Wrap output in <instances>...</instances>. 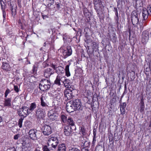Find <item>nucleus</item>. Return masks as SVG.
Returning a JSON list of instances; mask_svg holds the SVG:
<instances>
[{"instance_id":"nucleus-16","label":"nucleus","mask_w":151,"mask_h":151,"mask_svg":"<svg viewBox=\"0 0 151 151\" xmlns=\"http://www.w3.org/2000/svg\"><path fill=\"white\" fill-rule=\"evenodd\" d=\"M20 110H22V111L26 115L24 116L25 117L31 113L29 108L26 106H22L21 108H20Z\"/></svg>"},{"instance_id":"nucleus-30","label":"nucleus","mask_w":151,"mask_h":151,"mask_svg":"<svg viewBox=\"0 0 151 151\" xmlns=\"http://www.w3.org/2000/svg\"><path fill=\"white\" fill-rule=\"evenodd\" d=\"M87 52L89 56V57H93V56H97L98 55V53H97L95 51H93L92 52H90V51H88V50H87Z\"/></svg>"},{"instance_id":"nucleus-56","label":"nucleus","mask_w":151,"mask_h":151,"mask_svg":"<svg viewBox=\"0 0 151 151\" xmlns=\"http://www.w3.org/2000/svg\"><path fill=\"white\" fill-rule=\"evenodd\" d=\"M76 123L78 125H81L82 123V120L80 119H78L77 120Z\"/></svg>"},{"instance_id":"nucleus-44","label":"nucleus","mask_w":151,"mask_h":151,"mask_svg":"<svg viewBox=\"0 0 151 151\" xmlns=\"http://www.w3.org/2000/svg\"><path fill=\"white\" fill-rule=\"evenodd\" d=\"M75 89L73 88V86H71L70 87L68 86V87L66 89V90H68L69 92H71L72 93H73V91L75 90Z\"/></svg>"},{"instance_id":"nucleus-35","label":"nucleus","mask_w":151,"mask_h":151,"mask_svg":"<svg viewBox=\"0 0 151 151\" xmlns=\"http://www.w3.org/2000/svg\"><path fill=\"white\" fill-rule=\"evenodd\" d=\"M46 3L48 7H50L54 3V0H46Z\"/></svg>"},{"instance_id":"nucleus-46","label":"nucleus","mask_w":151,"mask_h":151,"mask_svg":"<svg viewBox=\"0 0 151 151\" xmlns=\"http://www.w3.org/2000/svg\"><path fill=\"white\" fill-rule=\"evenodd\" d=\"M22 110H18L17 111L18 114L19 116H20L21 117H23V118L25 117V116L23 114H22Z\"/></svg>"},{"instance_id":"nucleus-41","label":"nucleus","mask_w":151,"mask_h":151,"mask_svg":"<svg viewBox=\"0 0 151 151\" xmlns=\"http://www.w3.org/2000/svg\"><path fill=\"white\" fill-rule=\"evenodd\" d=\"M17 9V8H13V9H10L11 11L12 14V16H13L14 17L15 16L16 14L17 13V11H16Z\"/></svg>"},{"instance_id":"nucleus-55","label":"nucleus","mask_w":151,"mask_h":151,"mask_svg":"<svg viewBox=\"0 0 151 151\" xmlns=\"http://www.w3.org/2000/svg\"><path fill=\"white\" fill-rule=\"evenodd\" d=\"M140 97V101L139 103H144V96L143 95L142 96H139V97Z\"/></svg>"},{"instance_id":"nucleus-10","label":"nucleus","mask_w":151,"mask_h":151,"mask_svg":"<svg viewBox=\"0 0 151 151\" xmlns=\"http://www.w3.org/2000/svg\"><path fill=\"white\" fill-rule=\"evenodd\" d=\"M6 2L5 0H1V6L3 12V22H5L6 13L5 9Z\"/></svg>"},{"instance_id":"nucleus-32","label":"nucleus","mask_w":151,"mask_h":151,"mask_svg":"<svg viewBox=\"0 0 151 151\" xmlns=\"http://www.w3.org/2000/svg\"><path fill=\"white\" fill-rule=\"evenodd\" d=\"M80 132H81L83 136H84L86 134V129L84 126H80L79 127Z\"/></svg>"},{"instance_id":"nucleus-2","label":"nucleus","mask_w":151,"mask_h":151,"mask_svg":"<svg viewBox=\"0 0 151 151\" xmlns=\"http://www.w3.org/2000/svg\"><path fill=\"white\" fill-rule=\"evenodd\" d=\"M141 10V9H140ZM141 11L137 10L136 9V10L133 11L131 14V21L132 24L134 27L137 26L139 24V19L140 16Z\"/></svg>"},{"instance_id":"nucleus-45","label":"nucleus","mask_w":151,"mask_h":151,"mask_svg":"<svg viewBox=\"0 0 151 151\" xmlns=\"http://www.w3.org/2000/svg\"><path fill=\"white\" fill-rule=\"evenodd\" d=\"M119 17H117V16H115V17H114V19L115 20V22H116V24L117 25V27H118V29H119L118 26H119Z\"/></svg>"},{"instance_id":"nucleus-4","label":"nucleus","mask_w":151,"mask_h":151,"mask_svg":"<svg viewBox=\"0 0 151 151\" xmlns=\"http://www.w3.org/2000/svg\"><path fill=\"white\" fill-rule=\"evenodd\" d=\"M44 81L47 82V84L43 83L39 84V88L42 91H47L50 89V83L48 80L46 79H42L40 82L44 83Z\"/></svg>"},{"instance_id":"nucleus-9","label":"nucleus","mask_w":151,"mask_h":151,"mask_svg":"<svg viewBox=\"0 0 151 151\" xmlns=\"http://www.w3.org/2000/svg\"><path fill=\"white\" fill-rule=\"evenodd\" d=\"M48 116L52 121L57 120L58 119V114L56 112L52 110L49 111L47 113Z\"/></svg>"},{"instance_id":"nucleus-28","label":"nucleus","mask_w":151,"mask_h":151,"mask_svg":"<svg viewBox=\"0 0 151 151\" xmlns=\"http://www.w3.org/2000/svg\"><path fill=\"white\" fill-rule=\"evenodd\" d=\"M62 78H60V76L59 75H58L57 76L56 79L54 83L55 84L58 86L60 85V81H61V79Z\"/></svg>"},{"instance_id":"nucleus-49","label":"nucleus","mask_w":151,"mask_h":151,"mask_svg":"<svg viewBox=\"0 0 151 151\" xmlns=\"http://www.w3.org/2000/svg\"><path fill=\"white\" fill-rule=\"evenodd\" d=\"M146 90L147 92H150V91H151V85L150 84H147Z\"/></svg>"},{"instance_id":"nucleus-15","label":"nucleus","mask_w":151,"mask_h":151,"mask_svg":"<svg viewBox=\"0 0 151 151\" xmlns=\"http://www.w3.org/2000/svg\"><path fill=\"white\" fill-rule=\"evenodd\" d=\"M6 60L5 59H2V65L1 66V68L4 70L6 71L10 70L11 68L9 64L6 63L5 62V61Z\"/></svg>"},{"instance_id":"nucleus-61","label":"nucleus","mask_w":151,"mask_h":151,"mask_svg":"<svg viewBox=\"0 0 151 151\" xmlns=\"http://www.w3.org/2000/svg\"><path fill=\"white\" fill-rule=\"evenodd\" d=\"M65 80L63 81V83L64 84H68L69 83V80H67V79H65V78L64 79Z\"/></svg>"},{"instance_id":"nucleus-59","label":"nucleus","mask_w":151,"mask_h":151,"mask_svg":"<svg viewBox=\"0 0 151 151\" xmlns=\"http://www.w3.org/2000/svg\"><path fill=\"white\" fill-rule=\"evenodd\" d=\"M41 15H48V12L46 11L45 10L44 11H43L41 13Z\"/></svg>"},{"instance_id":"nucleus-54","label":"nucleus","mask_w":151,"mask_h":151,"mask_svg":"<svg viewBox=\"0 0 151 151\" xmlns=\"http://www.w3.org/2000/svg\"><path fill=\"white\" fill-rule=\"evenodd\" d=\"M93 4L102 3L101 0H93Z\"/></svg>"},{"instance_id":"nucleus-52","label":"nucleus","mask_w":151,"mask_h":151,"mask_svg":"<svg viewBox=\"0 0 151 151\" xmlns=\"http://www.w3.org/2000/svg\"><path fill=\"white\" fill-rule=\"evenodd\" d=\"M146 10L148 12L149 16H151V5H149L147 8Z\"/></svg>"},{"instance_id":"nucleus-3","label":"nucleus","mask_w":151,"mask_h":151,"mask_svg":"<svg viewBox=\"0 0 151 151\" xmlns=\"http://www.w3.org/2000/svg\"><path fill=\"white\" fill-rule=\"evenodd\" d=\"M41 133L40 132L37 130L35 129H31L29 132L30 138L32 140L37 139L41 136Z\"/></svg>"},{"instance_id":"nucleus-18","label":"nucleus","mask_w":151,"mask_h":151,"mask_svg":"<svg viewBox=\"0 0 151 151\" xmlns=\"http://www.w3.org/2000/svg\"><path fill=\"white\" fill-rule=\"evenodd\" d=\"M12 99L10 98H5L4 99V106H6L10 107L12 106L11 105Z\"/></svg>"},{"instance_id":"nucleus-53","label":"nucleus","mask_w":151,"mask_h":151,"mask_svg":"<svg viewBox=\"0 0 151 151\" xmlns=\"http://www.w3.org/2000/svg\"><path fill=\"white\" fill-rule=\"evenodd\" d=\"M90 31V29L88 27H86L84 29V32L85 34H88V33Z\"/></svg>"},{"instance_id":"nucleus-31","label":"nucleus","mask_w":151,"mask_h":151,"mask_svg":"<svg viewBox=\"0 0 151 151\" xmlns=\"http://www.w3.org/2000/svg\"><path fill=\"white\" fill-rule=\"evenodd\" d=\"M139 107H140V111L141 114H143L144 112L145 104L144 103H139Z\"/></svg>"},{"instance_id":"nucleus-37","label":"nucleus","mask_w":151,"mask_h":151,"mask_svg":"<svg viewBox=\"0 0 151 151\" xmlns=\"http://www.w3.org/2000/svg\"><path fill=\"white\" fill-rule=\"evenodd\" d=\"M60 119L61 121L64 123H66V122L67 121V116L64 114L61 115Z\"/></svg>"},{"instance_id":"nucleus-29","label":"nucleus","mask_w":151,"mask_h":151,"mask_svg":"<svg viewBox=\"0 0 151 151\" xmlns=\"http://www.w3.org/2000/svg\"><path fill=\"white\" fill-rule=\"evenodd\" d=\"M69 65H67L65 66V75L67 77H69L70 76V73L69 70V67L70 65V64L69 63Z\"/></svg>"},{"instance_id":"nucleus-1","label":"nucleus","mask_w":151,"mask_h":151,"mask_svg":"<svg viewBox=\"0 0 151 151\" xmlns=\"http://www.w3.org/2000/svg\"><path fill=\"white\" fill-rule=\"evenodd\" d=\"M83 106L82 104L81 100L80 99H75L71 101L69 103H67L66 105V109L67 111L70 112L73 110H82Z\"/></svg>"},{"instance_id":"nucleus-19","label":"nucleus","mask_w":151,"mask_h":151,"mask_svg":"<svg viewBox=\"0 0 151 151\" xmlns=\"http://www.w3.org/2000/svg\"><path fill=\"white\" fill-rule=\"evenodd\" d=\"M68 90H65L64 91V96L68 100H70L73 98V93L70 92Z\"/></svg>"},{"instance_id":"nucleus-48","label":"nucleus","mask_w":151,"mask_h":151,"mask_svg":"<svg viewBox=\"0 0 151 151\" xmlns=\"http://www.w3.org/2000/svg\"><path fill=\"white\" fill-rule=\"evenodd\" d=\"M82 32V30L80 28L78 29L77 31V35L79 36V37H81V36Z\"/></svg>"},{"instance_id":"nucleus-7","label":"nucleus","mask_w":151,"mask_h":151,"mask_svg":"<svg viewBox=\"0 0 151 151\" xmlns=\"http://www.w3.org/2000/svg\"><path fill=\"white\" fill-rule=\"evenodd\" d=\"M62 52V56L64 58L70 56L71 55L72 52L71 47L70 46H67L66 47L63 49Z\"/></svg>"},{"instance_id":"nucleus-14","label":"nucleus","mask_w":151,"mask_h":151,"mask_svg":"<svg viewBox=\"0 0 151 151\" xmlns=\"http://www.w3.org/2000/svg\"><path fill=\"white\" fill-rule=\"evenodd\" d=\"M94 7L96 10L97 14H99L102 12V8L103 6L102 3L94 4Z\"/></svg>"},{"instance_id":"nucleus-6","label":"nucleus","mask_w":151,"mask_h":151,"mask_svg":"<svg viewBox=\"0 0 151 151\" xmlns=\"http://www.w3.org/2000/svg\"><path fill=\"white\" fill-rule=\"evenodd\" d=\"M35 113L37 119H43L45 116V111L40 107H37Z\"/></svg>"},{"instance_id":"nucleus-62","label":"nucleus","mask_w":151,"mask_h":151,"mask_svg":"<svg viewBox=\"0 0 151 151\" xmlns=\"http://www.w3.org/2000/svg\"><path fill=\"white\" fill-rule=\"evenodd\" d=\"M109 142H112V144H113L114 143V141H113V137H109Z\"/></svg>"},{"instance_id":"nucleus-12","label":"nucleus","mask_w":151,"mask_h":151,"mask_svg":"<svg viewBox=\"0 0 151 151\" xmlns=\"http://www.w3.org/2000/svg\"><path fill=\"white\" fill-rule=\"evenodd\" d=\"M53 73V69L50 68H47L44 71V76L47 78H49Z\"/></svg>"},{"instance_id":"nucleus-25","label":"nucleus","mask_w":151,"mask_h":151,"mask_svg":"<svg viewBox=\"0 0 151 151\" xmlns=\"http://www.w3.org/2000/svg\"><path fill=\"white\" fill-rule=\"evenodd\" d=\"M37 107V105L35 102L31 103L29 107V110L30 111L31 113Z\"/></svg>"},{"instance_id":"nucleus-63","label":"nucleus","mask_w":151,"mask_h":151,"mask_svg":"<svg viewBox=\"0 0 151 151\" xmlns=\"http://www.w3.org/2000/svg\"><path fill=\"white\" fill-rule=\"evenodd\" d=\"M102 15V12L101 14H97L98 17H99V19H103V16H101Z\"/></svg>"},{"instance_id":"nucleus-57","label":"nucleus","mask_w":151,"mask_h":151,"mask_svg":"<svg viewBox=\"0 0 151 151\" xmlns=\"http://www.w3.org/2000/svg\"><path fill=\"white\" fill-rule=\"evenodd\" d=\"M14 90L17 92L18 93L19 91V90L18 86H17L14 85Z\"/></svg>"},{"instance_id":"nucleus-42","label":"nucleus","mask_w":151,"mask_h":151,"mask_svg":"<svg viewBox=\"0 0 151 151\" xmlns=\"http://www.w3.org/2000/svg\"><path fill=\"white\" fill-rule=\"evenodd\" d=\"M60 2H57L55 3V5L56 6V8L58 9H59L60 8V6H63L61 3V1H59Z\"/></svg>"},{"instance_id":"nucleus-21","label":"nucleus","mask_w":151,"mask_h":151,"mask_svg":"<svg viewBox=\"0 0 151 151\" xmlns=\"http://www.w3.org/2000/svg\"><path fill=\"white\" fill-rule=\"evenodd\" d=\"M84 14L87 19H90V18L91 16V14L90 12H88V10L86 8H84L83 10Z\"/></svg>"},{"instance_id":"nucleus-50","label":"nucleus","mask_w":151,"mask_h":151,"mask_svg":"<svg viewBox=\"0 0 151 151\" xmlns=\"http://www.w3.org/2000/svg\"><path fill=\"white\" fill-rule=\"evenodd\" d=\"M10 92H11L10 90L9 89H7L6 90V91L5 92V93H4V94H5L4 97H5V98H6L7 97V96L8 95Z\"/></svg>"},{"instance_id":"nucleus-34","label":"nucleus","mask_w":151,"mask_h":151,"mask_svg":"<svg viewBox=\"0 0 151 151\" xmlns=\"http://www.w3.org/2000/svg\"><path fill=\"white\" fill-rule=\"evenodd\" d=\"M9 4V6L10 9L13 8H17V4L15 2H10Z\"/></svg>"},{"instance_id":"nucleus-8","label":"nucleus","mask_w":151,"mask_h":151,"mask_svg":"<svg viewBox=\"0 0 151 151\" xmlns=\"http://www.w3.org/2000/svg\"><path fill=\"white\" fill-rule=\"evenodd\" d=\"M87 43H91V45L92 47V50L94 51H95L97 53H99V44L98 42H96L94 41H93L92 40L88 39L87 40Z\"/></svg>"},{"instance_id":"nucleus-24","label":"nucleus","mask_w":151,"mask_h":151,"mask_svg":"<svg viewBox=\"0 0 151 151\" xmlns=\"http://www.w3.org/2000/svg\"><path fill=\"white\" fill-rule=\"evenodd\" d=\"M66 146L65 144L62 143L59 145L58 149V151H66Z\"/></svg>"},{"instance_id":"nucleus-51","label":"nucleus","mask_w":151,"mask_h":151,"mask_svg":"<svg viewBox=\"0 0 151 151\" xmlns=\"http://www.w3.org/2000/svg\"><path fill=\"white\" fill-rule=\"evenodd\" d=\"M43 151H50V148L47 147V145L43 146Z\"/></svg>"},{"instance_id":"nucleus-38","label":"nucleus","mask_w":151,"mask_h":151,"mask_svg":"<svg viewBox=\"0 0 151 151\" xmlns=\"http://www.w3.org/2000/svg\"><path fill=\"white\" fill-rule=\"evenodd\" d=\"M136 6H138L140 7H141L143 5L142 1L140 0H136Z\"/></svg>"},{"instance_id":"nucleus-58","label":"nucleus","mask_w":151,"mask_h":151,"mask_svg":"<svg viewBox=\"0 0 151 151\" xmlns=\"http://www.w3.org/2000/svg\"><path fill=\"white\" fill-rule=\"evenodd\" d=\"M96 128H94L93 129V136L95 137H96Z\"/></svg>"},{"instance_id":"nucleus-11","label":"nucleus","mask_w":151,"mask_h":151,"mask_svg":"<svg viewBox=\"0 0 151 151\" xmlns=\"http://www.w3.org/2000/svg\"><path fill=\"white\" fill-rule=\"evenodd\" d=\"M149 39V32L147 30H145L142 33V41L143 42H147Z\"/></svg>"},{"instance_id":"nucleus-17","label":"nucleus","mask_w":151,"mask_h":151,"mask_svg":"<svg viewBox=\"0 0 151 151\" xmlns=\"http://www.w3.org/2000/svg\"><path fill=\"white\" fill-rule=\"evenodd\" d=\"M142 20H146L148 18L149 14L148 12L146 10V9L143 8L142 11Z\"/></svg>"},{"instance_id":"nucleus-22","label":"nucleus","mask_w":151,"mask_h":151,"mask_svg":"<svg viewBox=\"0 0 151 151\" xmlns=\"http://www.w3.org/2000/svg\"><path fill=\"white\" fill-rule=\"evenodd\" d=\"M82 145L85 147H89L90 145V142L88 139H84L82 140Z\"/></svg>"},{"instance_id":"nucleus-33","label":"nucleus","mask_w":151,"mask_h":151,"mask_svg":"<svg viewBox=\"0 0 151 151\" xmlns=\"http://www.w3.org/2000/svg\"><path fill=\"white\" fill-rule=\"evenodd\" d=\"M40 103L41 105L43 107H48V105L46 104V103L44 101V99H45V98L44 97L42 96L40 98Z\"/></svg>"},{"instance_id":"nucleus-39","label":"nucleus","mask_w":151,"mask_h":151,"mask_svg":"<svg viewBox=\"0 0 151 151\" xmlns=\"http://www.w3.org/2000/svg\"><path fill=\"white\" fill-rule=\"evenodd\" d=\"M112 37L111 39V41L113 43L116 42L117 38L115 33H113L112 34Z\"/></svg>"},{"instance_id":"nucleus-60","label":"nucleus","mask_w":151,"mask_h":151,"mask_svg":"<svg viewBox=\"0 0 151 151\" xmlns=\"http://www.w3.org/2000/svg\"><path fill=\"white\" fill-rule=\"evenodd\" d=\"M71 130H72V132H73V131H76V126L75 125V124H74V125L71 126Z\"/></svg>"},{"instance_id":"nucleus-27","label":"nucleus","mask_w":151,"mask_h":151,"mask_svg":"<svg viewBox=\"0 0 151 151\" xmlns=\"http://www.w3.org/2000/svg\"><path fill=\"white\" fill-rule=\"evenodd\" d=\"M112 97L110 100V103L112 104H114L116 101V93H113L112 95Z\"/></svg>"},{"instance_id":"nucleus-64","label":"nucleus","mask_w":151,"mask_h":151,"mask_svg":"<svg viewBox=\"0 0 151 151\" xmlns=\"http://www.w3.org/2000/svg\"><path fill=\"white\" fill-rule=\"evenodd\" d=\"M19 137V135L18 134H16L14 135V139L15 140L17 139L18 137Z\"/></svg>"},{"instance_id":"nucleus-20","label":"nucleus","mask_w":151,"mask_h":151,"mask_svg":"<svg viewBox=\"0 0 151 151\" xmlns=\"http://www.w3.org/2000/svg\"><path fill=\"white\" fill-rule=\"evenodd\" d=\"M55 70L56 73L58 75L64 73L65 72V69L64 68L61 66L56 67Z\"/></svg>"},{"instance_id":"nucleus-40","label":"nucleus","mask_w":151,"mask_h":151,"mask_svg":"<svg viewBox=\"0 0 151 151\" xmlns=\"http://www.w3.org/2000/svg\"><path fill=\"white\" fill-rule=\"evenodd\" d=\"M24 118L21 117L18 121V125L20 128H21L22 127V123Z\"/></svg>"},{"instance_id":"nucleus-36","label":"nucleus","mask_w":151,"mask_h":151,"mask_svg":"<svg viewBox=\"0 0 151 151\" xmlns=\"http://www.w3.org/2000/svg\"><path fill=\"white\" fill-rule=\"evenodd\" d=\"M68 151H81V150L79 147H77L74 146L70 147Z\"/></svg>"},{"instance_id":"nucleus-26","label":"nucleus","mask_w":151,"mask_h":151,"mask_svg":"<svg viewBox=\"0 0 151 151\" xmlns=\"http://www.w3.org/2000/svg\"><path fill=\"white\" fill-rule=\"evenodd\" d=\"M67 123L70 126L74 125L75 124L73 118L70 117H68L67 119Z\"/></svg>"},{"instance_id":"nucleus-5","label":"nucleus","mask_w":151,"mask_h":151,"mask_svg":"<svg viewBox=\"0 0 151 151\" xmlns=\"http://www.w3.org/2000/svg\"><path fill=\"white\" fill-rule=\"evenodd\" d=\"M41 129L42 133L45 135L48 136L52 132L51 126L49 124L48 125L47 122H45L43 124Z\"/></svg>"},{"instance_id":"nucleus-43","label":"nucleus","mask_w":151,"mask_h":151,"mask_svg":"<svg viewBox=\"0 0 151 151\" xmlns=\"http://www.w3.org/2000/svg\"><path fill=\"white\" fill-rule=\"evenodd\" d=\"M130 76L131 80H134L135 78V72L132 71V72L131 73Z\"/></svg>"},{"instance_id":"nucleus-23","label":"nucleus","mask_w":151,"mask_h":151,"mask_svg":"<svg viewBox=\"0 0 151 151\" xmlns=\"http://www.w3.org/2000/svg\"><path fill=\"white\" fill-rule=\"evenodd\" d=\"M126 105V103L124 102L122 104H121L120 105V111L121 113L123 114H124L125 109Z\"/></svg>"},{"instance_id":"nucleus-13","label":"nucleus","mask_w":151,"mask_h":151,"mask_svg":"<svg viewBox=\"0 0 151 151\" xmlns=\"http://www.w3.org/2000/svg\"><path fill=\"white\" fill-rule=\"evenodd\" d=\"M72 132L71 127L70 125H67L65 126L64 129V133L65 135L69 136L71 135Z\"/></svg>"},{"instance_id":"nucleus-47","label":"nucleus","mask_w":151,"mask_h":151,"mask_svg":"<svg viewBox=\"0 0 151 151\" xmlns=\"http://www.w3.org/2000/svg\"><path fill=\"white\" fill-rule=\"evenodd\" d=\"M49 65L48 63L47 62V61H45L43 63L42 68H44L47 67Z\"/></svg>"}]
</instances>
